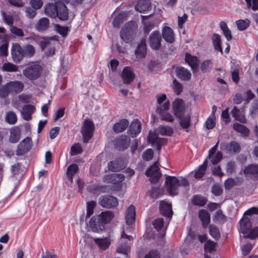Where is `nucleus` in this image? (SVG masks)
<instances>
[{
  "instance_id": "nucleus-2",
  "label": "nucleus",
  "mask_w": 258,
  "mask_h": 258,
  "mask_svg": "<svg viewBox=\"0 0 258 258\" xmlns=\"http://www.w3.org/2000/svg\"><path fill=\"white\" fill-rule=\"evenodd\" d=\"M69 9L65 4L61 1H56L54 4L49 3V17L58 18L60 21L69 19Z\"/></svg>"
},
{
  "instance_id": "nucleus-9",
  "label": "nucleus",
  "mask_w": 258,
  "mask_h": 258,
  "mask_svg": "<svg viewBox=\"0 0 258 258\" xmlns=\"http://www.w3.org/2000/svg\"><path fill=\"white\" fill-rule=\"evenodd\" d=\"M157 164V162H154L147 168L145 172L146 176L150 177L149 180L152 184L157 183L162 175Z\"/></svg>"
},
{
  "instance_id": "nucleus-4",
  "label": "nucleus",
  "mask_w": 258,
  "mask_h": 258,
  "mask_svg": "<svg viewBox=\"0 0 258 258\" xmlns=\"http://www.w3.org/2000/svg\"><path fill=\"white\" fill-rule=\"evenodd\" d=\"M137 31V25L135 22L130 21L126 23L120 32L121 39L126 43H129L134 39Z\"/></svg>"
},
{
  "instance_id": "nucleus-43",
  "label": "nucleus",
  "mask_w": 258,
  "mask_h": 258,
  "mask_svg": "<svg viewBox=\"0 0 258 258\" xmlns=\"http://www.w3.org/2000/svg\"><path fill=\"white\" fill-rule=\"evenodd\" d=\"M95 243L102 250L106 249L110 245V242L107 238H96L94 239Z\"/></svg>"
},
{
  "instance_id": "nucleus-23",
  "label": "nucleus",
  "mask_w": 258,
  "mask_h": 258,
  "mask_svg": "<svg viewBox=\"0 0 258 258\" xmlns=\"http://www.w3.org/2000/svg\"><path fill=\"white\" fill-rule=\"evenodd\" d=\"M245 176L252 178L254 180H258V165L251 164L245 167L243 170Z\"/></svg>"
},
{
  "instance_id": "nucleus-3",
  "label": "nucleus",
  "mask_w": 258,
  "mask_h": 258,
  "mask_svg": "<svg viewBox=\"0 0 258 258\" xmlns=\"http://www.w3.org/2000/svg\"><path fill=\"white\" fill-rule=\"evenodd\" d=\"M254 214L258 215V208L253 207L246 211L239 220L238 222L240 225L239 231L243 236L249 233L251 229V220L254 218Z\"/></svg>"
},
{
  "instance_id": "nucleus-31",
  "label": "nucleus",
  "mask_w": 258,
  "mask_h": 258,
  "mask_svg": "<svg viewBox=\"0 0 258 258\" xmlns=\"http://www.w3.org/2000/svg\"><path fill=\"white\" fill-rule=\"evenodd\" d=\"M199 217L202 222V227L206 228L210 223V215L208 212L204 209L199 211Z\"/></svg>"
},
{
  "instance_id": "nucleus-54",
  "label": "nucleus",
  "mask_w": 258,
  "mask_h": 258,
  "mask_svg": "<svg viewBox=\"0 0 258 258\" xmlns=\"http://www.w3.org/2000/svg\"><path fill=\"white\" fill-rule=\"evenodd\" d=\"M240 150V145L237 142L232 141L229 144L228 150L229 152L237 153L239 152Z\"/></svg>"
},
{
  "instance_id": "nucleus-8",
  "label": "nucleus",
  "mask_w": 258,
  "mask_h": 258,
  "mask_svg": "<svg viewBox=\"0 0 258 258\" xmlns=\"http://www.w3.org/2000/svg\"><path fill=\"white\" fill-rule=\"evenodd\" d=\"M170 102L168 100H166L162 105H158L156 110V112L160 116L162 120L166 122H172L174 120V117L169 112Z\"/></svg>"
},
{
  "instance_id": "nucleus-35",
  "label": "nucleus",
  "mask_w": 258,
  "mask_h": 258,
  "mask_svg": "<svg viewBox=\"0 0 258 258\" xmlns=\"http://www.w3.org/2000/svg\"><path fill=\"white\" fill-rule=\"evenodd\" d=\"M212 43L215 50L223 54V49L221 47V39L220 35L214 33L212 37Z\"/></svg>"
},
{
  "instance_id": "nucleus-15",
  "label": "nucleus",
  "mask_w": 258,
  "mask_h": 258,
  "mask_svg": "<svg viewBox=\"0 0 258 258\" xmlns=\"http://www.w3.org/2000/svg\"><path fill=\"white\" fill-rule=\"evenodd\" d=\"M120 76L124 84H130L134 80L135 75L134 70L131 67H125L121 73Z\"/></svg>"
},
{
  "instance_id": "nucleus-25",
  "label": "nucleus",
  "mask_w": 258,
  "mask_h": 258,
  "mask_svg": "<svg viewBox=\"0 0 258 258\" xmlns=\"http://www.w3.org/2000/svg\"><path fill=\"white\" fill-rule=\"evenodd\" d=\"M159 211L162 215L169 219L171 218L173 215L171 205L164 201L160 203Z\"/></svg>"
},
{
  "instance_id": "nucleus-47",
  "label": "nucleus",
  "mask_w": 258,
  "mask_h": 258,
  "mask_svg": "<svg viewBox=\"0 0 258 258\" xmlns=\"http://www.w3.org/2000/svg\"><path fill=\"white\" fill-rule=\"evenodd\" d=\"M231 114L236 120L244 123L245 118L244 116L240 114V110L236 106L232 108Z\"/></svg>"
},
{
  "instance_id": "nucleus-14",
  "label": "nucleus",
  "mask_w": 258,
  "mask_h": 258,
  "mask_svg": "<svg viewBox=\"0 0 258 258\" xmlns=\"http://www.w3.org/2000/svg\"><path fill=\"white\" fill-rule=\"evenodd\" d=\"M147 142L152 147L158 145H166L168 142V139L159 137L155 133H152L150 131L147 137Z\"/></svg>"
},
{
  "instance_id": "nucleus-52",
  "label": "nucleus",
  "mask_w": 258,
  "mask_h": 258,
  "mask_svg": "<svg viewBox=\"0 0 258 258\" xmlns=\"http://www.w3.org/2000/svg\"><path fill=\"white\" fill-rule=\"evenodd\" d=\"M243 237L244 238H249L250 239H254L258 237V226L253 228H251L249 233L243 236Z\"/></svg>"
},
{
  "instance_id": "nucleus-63",
  "label": "nucleus",
  "mask_w": 258,
  "mask_h": 258,
  "mask_svg": "<svg viewBox=\"0 0 258 258\" xmlns=\"http://www.w3.org/2000/svg\"><path fill=\"white\" fill-rule=\"evenodd\" d=\"M236 168L235 162L233 160H230L226 164V170L229 174H231Z\"/></svg>"
},
{
  "instance_id": "nucleus-42",
  "label": "nucleus",
  "mask_w": 258,
  "mask_h": 258,
  "mask_svg": "<svg viewBox=\"0 0 258 258\" xmlns=\"http://www.w3.org/2000/svg\"><path fill=\"white\" fill-rule=\"evenodd\" d=\"M220 27L227 40L229 41L231 40L232 38L231 32L227 26V24L224 21H221L220 23Z\"/></svg>"
},
{
  "instance_id": "nucleus-58",
  "label": "nucleus",
  "mask_w": 258,
  "mask_h": 258,
  "mask_svg": "<svg viewBox=\"0 0 258 258\" xmlns=\"http://www.w3.org/2000/svg\"><path fill=\"white\" fill-rule=\"evenodd\" d=\"M118 162V160H115L114 161H112L108 162V168L109 170L114 172L120 170L121 167L119 165Z\"/></svg>"
},
{
  "instance_id": "nucleus-6",
  "label": "nucleus",
  "mask_w": 258,
  "mask_h": 258,
  "mask_svg": "<svg viewBox=\"0 0 258 258\" xmlns=\"http://www.w3.org/2000/svg\"><path fill=\"white\" fill-rule=\"evenodd\" d=\"M165 185L169 194L171 196L178 195V188L180 186L179 180L175 176L165 175Z\"/></svg>"
},
{
  "instance_id": "nucleus-17",
  "label": "nucleus",
  "mask_w": 258,
  "mask_h": 258,
  "mask_svg": "<svg viewBox=\"0 0 258 258\" xmlns=\"http://www.w3.org/2000/svg\"><path fill=\"white\" fill-rule=\"evenodd\" d=\"M31 148V140L29 138L27 137L19 144L16 150V155H23L27 153Z\"/></svg>"
},
{
  "instance_id": "nucleus-22",
  "label": "nucleus",
  "mask_w": 258,
  "mask_h": 258,
  "mask_svg": "<svg viewBox=\"0 0 258 258\" xmlns=\"http://www.w3.org/2000/svg\"><path fill=\"white\" fill-rule=\"evenodd\" d=\"M175 72L176 76L180 80L188 81L191 79V73L187 69L183 67H177Z\"/></svg>"
},
{
  "instance_id": "nucleus-27",
  "label": "nucleus",
  "mask_w": 258,
  "mask_h": 258,
  "mask_svg": "<svg viewBox=\"0 0 258 258\" xmlns=\"http://www.w3.org/2000/svg\"><path fill=\"white\" fill-rule=\"evenodd\" d=\"M162 36L165 41L169 43H172L175 41L173 31L169 26H165L162 31Z\"/></svg>"
},
{
  "instance_id": "nucleus-51",
  "label": "nucleus",
  "mask_w": 258,
  "mask_h": 258,
  "mask_svg": "<svg viewBox=\"0 0 258 258\" xmlns=\"http://www.w3.org/2000/svg\"><path fill=\"white\" fill-rule=\"evenodd\" d=\"M24 50V56H27L28 57H32L35 52V49L34 46L30 44H27L26 45L24 49H23Z\"/></svg>"
},
{
  "instance_id": "nucleus-53",
  "label": "nucleus",
  "mask_w": 258,
  "mask_h": 258,
  "mask_svg": "<svg viewBox=\"0 0 258 258\" xmlns=\"http://www.w3.org/2000/svg\"><path fill=\"white\" fill-rule=\"evenodd\" d=\"M83 150L82 147L79 144H75L73 145L70 152V155L73 156L82 153Z\"/></svg>"
},
{
  "instance_id": "nucleus-61",
  "label": "nucleus",
  "mask_w": 258,
  "mask_h": 258,
  "mask_svg": "<svg viewBox=\"0 0 258 258\" xmlns=\"http://www.w3.org/2000/svg\"><path fill=\"white\" fill-rule=\"evenodd\" d=\"M143 158L145 161H149L152 160L154 156V152L152 149H147L142 155Z\"/></svg>"
},
{
  "instance_id": "nucleus-49",
  "label": "nucleus",
  "mask_w": 258,
  "mask_h": 258,
  "mask_svg": "<svg viewBox=\"0 0 258 258\" xmlns=\"http://www.w3.org/2000/svg\"><path fill=\"white\" fill-rule=\"evenodd\" d=\"M2 70L5 72H16L18 71V67L11 62L4 63L2 66Z\"/></svg>"
},
{
  "instance_id": "nucleus-41",
  "label": "nucleus",
  "mask_w": 258,
  "mask_h": 258,
  "mask_svg": "<svg viewBox=\"0 0 258 258\" xmlns=\"http://www.w3.org/2000/svg\"><path fill=\"white\" fill-rule=\"evenodd\" d=\"M179 120L180 126L183 129L188 128L190 125V116L181 115L180 117H176Z\"/></svg>"
},
{
  "instance_id": "nucleus-20",
  "label": "nucleus",
  "mask_w": 258,
  "mask_h": 258,
  "mask_svg": "<svg viewBox=\"0 0 258 258\" xmlns=\"http://www.w3.org/2000/svg\"><path fill=\"white\" fill-rule=\"evenodd\" d=\"M142 128L141 123L138 119H135L130 124L128 133L132 138L136 137L141 132Z\"/></svg>"
},
{
  "instance_id": "nucleus-11",
  "label": "nucleus",
  "mask_w": 258,
  "mask_h": 258,
  "mask_svg": "<svg viewBox=\"0 0 258 258\" xmlns=\"http://www.w3.org/2000/svg\"><path fill=\"white\" fill-rule=\"evenodd\" d=\"M162 37L160 31L155 30L152 32L149 37V42L150 47L154 50H158L161 48Z\"/></svg>"
},
{
  "instance_id": "nucleus-5",
  "label": "nucleus",
  "mask_w": 258,
  "mask_h": 258,
  "mask_svg": "<svg viewBox=\"0 0 258 258\" xmlns=\"http://www.w3.org/2000/svg\"><path fill=\"white\" fill-rule=\"evenodd\" d=\"M42 67L38 63H31L28 64L23 71V75L31 81L38 79L42 73Z\"/></svg>"
},
{
  "instance_id": "nucleus-56",
  "label": "nucleus",
  "mask_w": 258,
  "mask_h": 258,
  "mask_svg": "<svg viewBox=\"0 0 258 258\" xmlns=\"http://www.w3.org/2000/svg\"><path fill=\"white\" fill-rule=\"evenodd\" d=\"M173 89L175 93L177 95H179L183 90V87L182 84L178 81L174 79L173 81Z\"/></svg>"
},
{
  "instance_id": "nucleus-13",
  "label": "nucleus",
  "mask_w": 258,
  "mask_h": 258,
  "mask_svg": "<svg viewBox=\"0 0 258 258\" xmlns=\"http://www.w3.org/2000/svg\"><path fill=\"white\" fill-rule=\"evenodd\" d=\"M11 54L14 61L16 63L20 62L25 56L24 50L18 43L13 45L11 48Z\"/></svg>"
},
{
  "instance_id": "nucleus-64",
  "label": "nucleus",
  "mask_w": 258,
  "mask_h": 258,
  "mask_svg": "<svg viewBox=\"0 0 258 258\" xmlns=\"http://www.w3.org/2000/svg\"><path fill=\"white\" fill-rule=\"evenodd\" d=\"M253 245L251 243H247L242 247V254L243 256L247 255L251 251Z\"/></svg>"
},
{
  "instance_id": "nucleus-36",
  "label": "nucleus",
  "mask_w": 258,
  "mask_h": 258,
  "mask_svg": "<svg viewBox=\"0 0 258 258\" xmlns=\"http://www.w3.org/2000/svg\"><path fill=\"white\" fill-rule=\"evenodd\" d=\"M233 128L237 132L241 133L243 137H247L249 135V130L244 125L235 122L233 125Z\"/></svg>"
},
{
  "instance_id": "nucleus-62",
  "label": "nucleus",
  "mask_w": 258,
  "mask_h": 258,
  "mask_svg": "<svg viewBox=\"0 0 258 258\" xmlns=\"http://www.w3.org/2000/svg\"><path fill=\"white\" fill-rule=\"evenodd\" d=\"M216 243L210 240H207L205 244L204 248L206 251L211 252L215 250Z\"/></svg>"
},
{
  "instance_id": "nucleus-45",
  "label": "nucleus",
  "mask_w": 258,
  "mask_h": 258,
  "mask_svg": "<svg viewBox=\"0 0 258 258\" xmlns=\"http://www.w3.org/2000/svg\"><path fill=\"white\" fill-rule=\"evenodd\" d=\"M20 139V133L18 128H14L11 130L9 141L11 143H17Z\"/></svg>"
},
{
  "instance_id": "nucleus-39",
  "label": "nucleus",
  "mask_w": 258,
  "mask_h": 258,
  "mask_svg": "<svg viewBox=\"0 0 258 258\" xmlns=\"http://www.w3.org/2000/svg\"><path fill=\"white\" fill-rule=\"evenodd\" d=\"M48 28V19L42 18L35 25V28L38 31H44Z\"/></svg>"
},
{
  "instance_id": "nucleus-12",
  "label": "nucleus",
  "mask_w": 258,
  "mask_h": 258,
  "mask_svg": "<svg viewBox=\"0 0 258 258\" xmlns=\"http://www.w3.org/2000/svg\"><path fill=\"white\" fill-rule=\"evenodd\" d=\"M173 113L176 117L184 115L185 106L183 100L179 98H176L172 102Z\"/></svg>"
},
{
  "instance_id": "nucleus-32",
  "label": "nucleus",
  "mask_w": 258,
  "mask_h": 258,
  "mask_svg": "<svg viewBox=\"0 0 258 258\" xmlns=\"http://www.w3.org/2000/svg\"><path fill=\"white\" fill-rule=\"evenodd\" d=\"M10 92L18 93L23 91L24 85L23 83L19 81L10 82L7 84Z\"/></svg>"
},
{
  "instance_id": "nucleus-7",
  "label": "nucleus",
  "mask_w": 258,
  "mask_h": 258,
  "mask_svg": "<svg viewBox=\"0 0 258 258\" xmlns=\"http://www.w3.org/2000/svg\"><path fill=\"white\" fill-rule=\"evenodd\" d=\"M94 130L95 125L93 121L89 118L85 119L81 131L84 143H88L93 137Z\"/></svg>"
},
{
  "instance_id": "nucleus-37",
  "label": "nucleus",
  "mask_w": 258,
  "mask_h": 258,
  "mask_svg": "<svg viewBox=\"0 0 258 258\" xmlns=\"http://www.w3.org/2000/svg\"><path fill=\"white\" fill-rule=\"evenodd\" d=\"M52 24L54 26V30L63 37H67L71 30L67 25L61 26L58 24L54 23Z\"/></svg>"
},
{
  "instance_id": "nucleus-24",
  "label": "nucleus",
  "mask_w": 258,
  "mask_h": 258,
  "mask_svg": "<svg viewBox=\"0 0 258 258\" xmlns=\"http://www.w3.org/2000/svg\"><path fill=\"white\" fill-rule=\"evenodd\" d=\"M125 179L124 175L120 173H113L104 176V180L107 183L114 184H118Z\"/></svg>"
},
{
  "instance_id": "nucleus-48",
  "label": "nucleus",
  "mask_w": 258,
  "mask_h": 258,
  "mask_svg": "<svg viewBox=\"0 0 258 258\" xmlns=\"http://www.w3.org/2000/svg\"><path fill=\"white\" fill-rule=\"evenodd\" d=\"M236 24L239 31H244L249 27L250 25V21L248 19H240L236 22Z\"/></svg>"
},
{
  "instance_id": "nucleus-34",
  "label": "nucleus",
  "mask_w": 258,
  "mask_h": 258,
  "mask_svg": "<svg viewBox=\"0 0 258 258\" xmlns=\"http://www.w3.org/2000/svg\"><path fill=\"white\" fill-rule=\"evenodd\" d=\"M194 205L199 207H204L207 203V198L201 195H194L191 200Z\"/></svg>"
},
{
  "instance_id": "nucleus-55",
  "label": "nucleus",
  "mask_w": 258,
  "mask_h": 258,
  "mask_svg": "<svg viewBox=\"0 0 258 258\" xmlns=\"http://www.w3.org/2000/svg\"><path fill=\"white\" fill-rule=\"evenodd\" d=\"M154 228L158 231H161L163 227L164 219L163 218H157L152 222Z\"/></svg>"
},
{
  "instance_id": "nucleus-50",
  "label": "nucleus",
  "mask_w": 258,
  "mask_h": 258,
  "mask_svg": "<svg viewBox=\"0 0 258 258\" xmlns=\"http://www.w3.org/2000/svg\"><path fill=\"white\" fill-rule=\"evenodd\" d=\"M6 121L10 124H15L17 121L16 114L13 111H9L6 114Z\"/></svg>"
},
{
  "instance_id": "nucleus-33",
  "label": "nucleus",
  "mask_w": 258,
  "mask_h": 258,
  "mask_svg": "<svg viewBox=\"0 0 258 258\" xmlns=\"http://www.w3.org/2000/svg\"><path fill=\"white\" fill-rule=\"evenodd\" d=\"M129 122L126 119H122L118 122L115 123L113 126L115 133H118L123 132L128 126Z\"/></svg>"
},
{
  "instance_id": "nucleus-16",
  "label": "nucleus",
  "mask_w": 258,
  "mask_h": 258,
  "mask_svg": "<svg viewBox=\"0 0 258 258\" xmlns=\"http://www.w3.org/2000/svg\"><path fill=\"white\" fill-rule=\"evenodd\" d=\"M29 162L23 158L21 162L17 163L11 166V170L13 176L19 175L26 171L29 167Z\"/></svg>"
},
{
  "instance_id": "nucleus-44",
  "label": "nucleus",
  "mask_w": 258,
  "mask_h": 258,
  "mask_svg": "<svg viewBox=\"0 0 258 258\" xmlns=\"http://www.w3.org/2000/svg\"><path fill=\"white\" fill-rule=\"evenodd\" d=\"M209 234L216 240L220 238V233L216 225L211 224L209 226Z\"/></svg>"
},
{
  "instance_id": "nucleus-18",
  "label": "nucleus",
  "mask_w": 258,
  "mask_h": 258,
  "mask_svg": "<svg viewBox=\"0 0 258 258\" xmlns=\"http://www.w3.org/2000/svg\"><path fill=\"white\" fill-rule=\"evenodd\" d=\"M129 142L126 136L121 135L114 140V144L115 148L124 151L128 148Z\"/></svg>"
},
{
  "instance_id": "nucleus-40",
  "label": "nucleus",
  "mask_w": 258,
  "mask_h": 258,
  "mask_svg": "<svg viewBox=\"0 0 258 258\" xmlns=\"http://www.w3.org/2000/svg\"><path fill=\"white\" fill-rule=\"evenodd\" d=\"M159 134L162 136H171L173 133V129L166 125H160L158 128Z\"/></svg>"
},
{
  "instance_id": "nucleus-30",
  "label": "nucleus",
  "mask_w": 258,
  "mask_h": 258,
  "mask_svg": "<svg viewBox=\"0 0 258 258\" xmlns=\"http://www.w3.org/2000/svg\"><path fill=\"white\" fill-rule=\"evenodd\" d=\"M59 38L57 35L49 36V57L55 54L56 48L60 45Z\"/></svg>"
},
{
  "instance_id": "nucleus-38",
  "label": "nucleus",
  "mask_w": 258,
  "mask_h": 258,
  "mask_svg": "<svg viewBox=\"0 0 258 258\" xmlns=\"http://www.w3.org/2000/svg\"><path fill=\"white\" fill-rule=\"evenodd\" d=\"M79 167L76 164H72L67 168V176L69 180L73 181V176L77 173Z\"/></svg>"
},
{
  "instance_id": "nucleus-21",
  "label": "nucleus",
  "mask_w": 258,
  "mask_h": 258,
  "mask_svg": "<svg viewBox=\"0 0 258 258\" xmlns=\"http://www.w3.org/2000/svg\"><path fill=\"white\" fill-rule=\"evenodd\" d=\"M135 55L138 58H143L147 54V45L146 39L142 38L138 44L135 51Z\"/></svg>"
},
{
  "instance_id": "nucleus-19",
  "label": "nucleus",
  "mask_w": 258,
  "mask_h": 258,
  "mask_svg": "<svg viewBox=\"0 0 258 258\" xmlns=\"http://www.w3.org/2000/svg\"><path fill=\"white\" fill-rule=\"evenodd\" d=\"M152 9V3L149 0H139L135 5V9L142 13L150 12Z\"/></svg>"
},
{
  "instance_id": "nucleus-29",
  "label": "nucleus",
  "mask_w": 258,
  "mask_h": 258,
  "mask_svg": "<svg viewBox=\"0 0 258 258\" xmlns=\"http://www.w3.org/2000/svg\"><path fill=\"white\" fill-rule=\"evenodd\" d=\"M136 219V211L135 207L131 205L127 209L125 213V219L126 224L128 225L133 224Z\"/></svg>"
},
{
  "instance_id": "nucleus-1",
  "label": "nucleus",
  "mask_w": 258,
  "mask_h": 258,
  "mask_svg": "<svg viewBox=\"0 0 258 258\" xmlns=\"http://www.w3.org/2000/svg\"><path fill=\"white\" fill-rule=\"evenodd\" d=\"M114 217L113 212L105 211L99 215L92 216L89 221V226L92 231L100 233L105 229V225L110 223Z\"/></svg>"
},
{
  "instance_id": "nucleus-26",
  "label": "nucleus",
  "mask_w": 258,
  "mask_h": 258,
  "mask_svg": "<svg viewBox=\"0 0 258 258\" xmlns=\"http://www.w3.org/2000/svg\"><path fill=\"white\" fill-rule=\"evenodd\" d=\"M185 61L191 67L193 71L197 70L199 68L200 60L196 56L186 53Z\"/></svg>"
},
{
  "instance_id": "nucleus-28",
  "label": "nucleus",
  "mask_w": 258,
  "mask_h": 258,
  "mask_svg": "<svg viewBox=\"0 0 258 258\" xmlns=\"http://www.w3.org/2000/svg\"><path fill=\"white\" fill-rule=\"evenodd\" d=\"M35 107L33 105H25L22 107V114L24 119L29 121L32 119V114L35 111Z\"/></svg>"
},
{
  "instance_id": "nucleus-10",
  "label": "nucleus",
  "mask_w": 258,
  "mask_h": 258,
  "mask_svg": "<svg viewBox=\"0 0 258 258\" xmlns=\"http://www.w3.org/2000/svg\"><path fill=\"white\" fill-rule=\"evenodd\" d=\"M118 204L117 199L112 195H104L100 198V205L103 208L112 209L116 207Z\"/></svg>"
},
{
  "instance_id": "nucleus-57",
  "label": "nucleus",
  "mask_w": 258,
  "mask_h": 258,
  "mask_svg": "<svg viewBox=\"0 0 258 258\" xmlns=\"http://www.w3.org/2000/svg\"><path fill=\"white\" fill-rule=\"evenodd\" d=\"M130 247L127 244H121L117 248V252L118 253L123 254L125 255L126 258L128 257V252L130 251Z\"/></svg>"
},
{
  "instance_id": "nucleus-46",
  "label": "nucleus",
  "mask_w": 258,
  "mask_h": 258,
  "mask_svg": "<svg viewBox=\"0 0 258 258\" xmlns=\"http://www.w3.org/2000/svg\"><path fill=\"white\" fill-rule=\"evenodd\" d=\"M96 206V202L91 201L87 203V212L85 216V219L89 218L94 213V210Z\"/></svg>"
},
{
  "instance_id": "nucleus-59",
  "label": "nucleus",
  "mask_w": 258,
  "mask_h": 258,
  "mask_svg": "<svg viewBox=\"0 0 258 258\" xmlns=\"http://www.w3.org/2000/svg\"><path fill=\"white\" fill-rule=\"evenodd\" d=\"M38 9H35L32 6L26 8L25 11L26 16L29 19H33L37 14V10Z\"/></svg>"
},
{
  "instance_id": "nucleus-60",
  "label": "nucleus",
  "mask_w": 258,
  "mask_h": 258,
  "mask_svg": "<svg viewBox=\"0 0 258 258\" xmlns=\"http://www.w3.org/2000/svg\"><path fill=\"white\" fill-rule=\"evenodd\" d=\"M144 258H161V254L158 249H154L146 254Z\"/></svg>"
}]
</instances>
